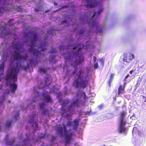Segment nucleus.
<instances>
[{
  "label": "nucleus",
  "instance_id": "f257e3e1",
  "mask_svg": "<svg viewBox=\"0 0 146 146\" xmlns=\"http://www.w3.org/2000/svg\"><path fill=\"white\" fill-rule=\"evenodd\" d=\"M38 36L36 33H35L33 35V38L31 40L29 46L30 47L29 49V52L33 54V57L29 60V64L32 66H34L37 64L40 60V58L43 56V54H42L41 52H44L45 50L47 49L46 46L47 43L46 42H42L39 46L37 49L34 48L36 44V42L37 40Z\"/></svg>",
  "mask_w": 146,
  "mask_h": 146
},
{
  "label": "nucleus",
  "instance_id": "f03ea898",
  "mask_svg": "<svg viewBox=\"0 0 146 146\" xmlns=\"http://www.w3.org/2000/svg\"><path fill=\"white\" fill-rule=\"evenodd\" d=\"M72 49L75 50L78 48L77 50H72L70 54L69 52H67L63 53V55L66 61L68 60L71 62V66L74 68H77L78 65L81 64L84 60V58L81 49L84 48V45L81 44L75 45Z\"/></svg>",
  "mask_w": 146,
  "mask_h": 146
},
{
  "label": "nucleus",
  "instance_id": "7ed1b4c3",
  "mask_svg": "<svg viewBox=\"0 0 146 146\" xmlns=\"http://www.w3.org/2000/svg\"><path fill=\"white\" fill-rule=\"evenodd\" d=\"M20 67L18 62L17 61L15 65L13 66V69L10 70L7 73L5 79L9 81L10 84L11 92L14 93L17 88V84L14 83L17 80V74Z\"/></svg>",
  "mask_w": 146,
  "mask_h": 146
},
{
  "label": "nucleus",
  "instance_id": "20e7f679",
  "mask_svg": "<svg viewBox=\"0 0 146 146\" xmlns=\"http://www.w3.org/2000/svg\"><path fill=\"white\" fill-rule=\"evenodd\" d=\"M60 103L62 106L60 111L61 115L64 117H68L69 115L67 113L72 112L75 107H78L80 105V103L78 99H74L71 102L70 104L66 108V106L69 103L68 100H60Z\"/></svg>",
  "mask_w": 146,
  "mask_h": 146
},
{
  "label": "nucleus",
  "instance_id": "39448f33",
  "mask_svg": "<svg viewBox=\"0 0 146 146\" xmlns=\"http://www.w3.org/2000/svg\"><path fill=\"white\" fill-rule=\"evenodd\" d=\"M21 43H17L13 44V46L15 50L12 54V56L13 57L15 60H19L21 61L24 62L27 59L28 56L27 54L26 53L23 55H21V52L19 51L22 48L21 45Z\"/></svg>",
  "mask_w": 146,
  "mask_h": 146
},
{
  "label": "nucleus",
  "instance_id": "423d86ee",
  "mask_svg": "<svg viewBox=\"0 0 146 146\" xmlns=\"http://www.w3.org/2000/svg\"><path fill=\"white\" fill-rule=\"evenodd\" d=\"M63 127L60 125H56L55 126V128L56 132L59 135L60 137H62L64 135L66 143H69L72 139L73 136L72 133L71 132L68 134L67 128L65 125L62 124Z\"/></svg>",
  "mask_w": 146,
  "mask_h": 146
},
{
  "label": "nucleus",
  "instance_id": "0eeeda50",
  "mask_svg": "<svg viewBox=\"0 0 146 146\" xmlns=\"http://www.w3.org/2000/svg\"><path fill=\"white\" fill-rule=\"evenodd\" d=\"M82 72V70H80L79 71V74H77L74 77L76 78L78 76V78L74 79L73 81L72 85L76 88H86L89 84L88 79H83L82 78L81 76Z\"/></svg>",
  "mask_w": 146,
  "mask_h": 146
},
{
  "label": "nucleus",
  "instance_id": "6e6552de",
  "mask_svg": "<svg viewBox=\"0 0 146 146\" xmlns=\"http://www.w3.org/2000/svg\"><path fill=\"white\" fill-rule=\"evenodd\" d=\"M104 8H101L97 12H94L92 18L89 19V20L88 21V24L90 28L94 26L96 27V33L97 34L98 33L102 32V30L104 28V26L101 27L98 25V23L96 22V21L93 19L92 18L94 17L96 13L97 15H98L100 14L103 11Z\"/></svg>",
  "mask_w": 146,
  "mask_h": 146
},
{
  "label": "nucleus",
  "instance_id": "1a4fd4ad",
  "mask_svg": "<svg viewBox=\"0 0 146 146\" xmlns=\"http://www.w3.org/2000/svg\"><path fill=\"white\" fill-rule=\"evenodd\" d=\"M98 0H85L86 4L85 6L87 8L94 7L98 4Z\"/></svg>",
  "mask_w": 146,
  "mask_h": 146
},
{
  "label": "nucleus",
  "instance_id": "9d476101",
  "mask_svg": "<svg viewBox=\"0 0 146 146\" xmlns=\"http://www.w3.org/2000/svg\"><path fill=\"white\" fill-rule=\"evenodd\" d=\"M123 55V60L127 63H130L134 58V55L131 53L124 54Z\"/></svg>",
  "mask_w": 146,
  "mask_h": 146
},
{
  "label": "nucleus",
  "instance_id": "9b49d317",
  "mask_svg": "<svg viewBox=\"0 0 146 146\" xmlns=\"http://www.w3.org/2000/svg\"><path fill=\"white\" fill-rule=\"evenodd\" d=\"M36 116V113H33V114L30 115L29 117L31 119L28 121V123H29L31 124V126L34 127V124H35V126L36 127V129H38L39 128L38 127V124L36 122L34 121V119L35 117Z\"/></svg>",
  "mask_w": 146,
  "mask_h": 146
},
{
  "label": "nucleus",
  "instance_id": "f8f14e48",
  "mask_svg": "<svg viewBox=\"0 0 146 146\" xmlns=\"http://www.w3.org/2000/svg\"><path fill=\"white\" fill-rule=\"evenodd\" d=\"M126 122H119L118 131L120 133L126 134L127 131L126 128L125 127Z\"/></svg>",
  "mask_w": 146,
  "mask_h": 146
},
{
  "label": "nucleus",
  "instance_id": "ddd939ff",
  "mask_svg": "<svg viewBox=\"0 0 146 146\" xmlns=\"http://www.w3.org/2000/svg\"><path fill=\"white\" fill-rule=\"evenodd\" d=\"M26 138L24 139L23 140L21 146L20 145V142H19V144L16 145L15 146H25L26 144L29 143L30 141L31 140V139L30 138V135L29 134L27 133L26 134ZM35 139L34 137L32 138L31 140H33Z\"/></svg>",
  "mask_w": 146,
  "mask_h": 146
},
{
  "label": "nucleus",
  "instance_id": "4468645a",
  "mask_svg": "<svg viewBox=\"0 0 146 146\" xmlns=\"http://www.w3.org/2000/svg\"><path fill=\"white\" fill-rule=\"evenodd\" d=\"M127 114L126 112L124 111H121L119 113V122H126V121L125 117Z\"/></svg>",
  "mask_w": 146,
  "mask_h": 146
},
{
  "label": "nucleus",
  "instance_id": "2eb2a0df",
  "mask_svg": "<svg viewBox=\"0 0 146 146\" xmlns=\"http://www.w3.org/2000/svg\"><path fill=\"white\" fill-rule=\"evenodd\" d=\"M83 96V99L84 100H85L86 99H88V98L86 96V94L84 92H82V94H79V93H77L76 98H74L73 99V100L74 99L76 100L78 99V100L79 101L80 103V100L81 98V97Z\"/></svg>",
  "mask_w": 146,
  "mask_h": 146
},
{
  "label": "nucleus",
  "instance_id": "dca6fc26",
  "mask_svg": "<svg viewBox=\"0 0 146 146\" xmlns=\"http://www.w3.org/2000/svg\"><path fill=\"white\" fill-rule=\"evenodd\" d=\"M47 93V92H46L45 91H44L43 92V93L42 95V96L44 97V99L45 101H46V102H49L50 103H52L53 102L52 100V98L49 96L48 95H47L45 96H44V93Z\"/></svg>",
  "mask_w": 146,
  "mask_h": 146
},
{
  "label": "nucleus",
  "instance_id": "f3484780",
  "mask_svg": "<svg viewBox=\"0 0 146 146\" xmlns=\"http://www.w3.org/2000/svg\"><path fill=\"white\" fill-rule=\"evenodd\" d=\"M51 76L50 75H48V77H46L44 79L45 81V84L46 86L48 87L50 85L52 82Z\"/></svg>",
  "mask_w": 146,
  "mask_h": 146
},
{
  "label": "nucleus",
  "instance_id": "a211bd4d",
  "mask_svg": "<svg viewBox=\"0 0 146 146\" xmlns=\"http://www.w3.org/2000/svg\"><path fill=\"white\" fill-rule=\"evenodd\" d=\"M125 92V88L123 87L122 85H120L117 91V94L119 95L120 94H122L124 93Z\"/></svg>",
  "mask_w": 146,
  "mask_h": 146
},
{
  "label": "nucleus",
  "instance_id": "6ab92c4d",
  "mask_svg": "<svg viewBox=\"0 0 146 146\" xmlns=\"http://www.w3.org/2000/svg\"><path fill=\"white\" fill-rule=\"evenodd\" d=\"M36 88H34V94H36L35 96L33 97V102H35L36 101V98L38 97L39 96V94H38V91L37 90V89H36Z\"/></svg>",
  "mask_w": 146,
  "mask_h": 146
},
{
  "label": "nucleus",
  "instance_id": "aec40b11",
  "mask_svg": "<svg viewBox=\"0 0 146 146\" xmlns=\"http://www.w3.org/2000/svg\"><path fill=\"white\" fill-rule=\"evenodd\" d=\"M73 122L74 124L73 125L72 129L74 130H76L78 125V121L77 119H75L74 120Z\"/></svg>",
  "mask_w": 146,
  "mask_h": 146
},
{
  "label": "nucleus",
  "instance_id": "412c9836",
  "mask_svg": "<svg viewBox=\"0 0 146 146\" xmlns=\"http://www.w3.org/2000/svg\"><path fill=\"white\" fill-rule=\"evenodd\" d=\"M15 141V139L13 138L11 141H6V144L9 146H13Z\"/></svg>",
  "mask_w": 146,
  "mask_h": 146
},
{
  "label": "nucleus",
  "instance_id": "4be33fe9",
  "mask_svg": "<svg viewBox=\"0 0 146 146\" xmlns=\"http://www.w3.org/2000/svg\"><path fill=\"white\" fill-rule=\"evenodd\" d=\"M47 70V68H39L38 70V72L40 73H46Z\"/></svg>",
  "mask_w": 146,
  "mask_h": 146
},
{
  "label": "nucleus",
  "instance_id": "5701e85b",
  "mask_svg": "<svg viewBox=\"0 0 146 146\" xmlns=\"http://www.w3.org/2000/svg\"><path fill=\"white\" fill-rule=\"evenodd\" d=\"M42 113L43 114L46 116L48 114L49 110L47 109H43L41 111Z\"/></svg>",
  "mask_w": 146,
  "mask_h": 146
},
{
  "label": "nucleus",
  "instance_id": "b1692460",
  "mask_svg": "<svg viewBox=\"0 0 146 146\" xmlns=\"http://www.w3.org/2000/svg\"><path fill=\"white\" fill-rule=\"evenodd\" d=\"M12 121L11 120H8L5 124V127L6 128L9 127L11 126Z\"/></svg>",
  "mask_w": 146,
  "mask_h": 146
},
{
  "label": "nucleus",
  "instance_id": "393cba45",
  "mask_svg": "<svg viewBox=\"0 0 146 146\" xmlns=\"http://www.w3.org/2000/svg\"><path fill=\"white\" fill-rule=\"evenodd\" d=\"M4 61L2 62L0 64V71H1L2 72L3 71L4 68Z\"/></svg>",
  "mask_w": 146,
  "mask_h": 146
},
{
  "label": "nucleus",
  "instance_id": "a878e982",
  "mask_svg": "<svg viewBox=\"0 0 146 146\" xmlns=\"http://www.w3.org/2000/svg\"><path fill=\"white\" fill-rule=\"evenodd\" d=\"M5 26L0 25V31H1V33H2L3 31H5Z\"/></svg>",
  "mask_w": 146,
  "mask_h": 146
},
{
  "label": "nucleus",
  "instance_id": "bb28decb",
  "mask_svg": "<svg viewBox=\"0 0 146 146\" xmlns=\"http://www.w3.org/2000/svg\"><path fill=\"white\" fill-rule=\"evenodd\" d=\"M28 106L29 107L30 110L33 109L35 107V105L32 104V103H31L28 105Z\"/></svg>",
  "mask_w": 146,
  "mask_h": 146
},
{
  "label": "nucleus",
  "instance_id": "cd10ccee",
  "mask_svg": "<svg viewBox=\"0 0 146 146\" xmlns=\"http://www.w3.org/2000/svg\"><path fill=\"white\" fill-rule=\"evenodd\" d=\"M56 92V88L55 86L52 87L50 90V92L51 93H54Z\"/></svg>",
  "mask_w": 146,
  "mask_h": 146
},
{
  "label": "nucleus",
  "instance_id": "c85d7f7f",
  "mask_svg": "<svg viewBox=\"0 0 146 146\" xmlns=\"http://www.w3.org/2000/svg\"><path fill=\"white\" fill-rule=\"evenodd\" d=\"M3 9L6 12H8L9 11H10L11 9V8L9 7H4Z\"/></svg>",
  "mask_w": 146,
  "mask_h": 146
},
{
  "label": "nucleus",
  "instance_id": "c756f323",
  "mask_svg": "<svg viewBox=\"0 0 146 146\" xmlns=\"http://www.w3.org/2000/svg\"><path fill=\"white\" fill-rule=\"evenodd\" d=\"M85 31V29H80L78 31V35H81Z\"/></svg>",
  "mask_w": 146,
  "mask_h": 146
},
{
  "label": "nucleus",
  "instance_id": "7c9ffc66",
  "mask_svg": "<svg viewBox=\"0 0 146 146\" xmlns=\"http://www.w3.org/2000/svg\"><path fill=\"white\" fill-rule=\"evenodd\" d=\"M56 60L54 58V57H52L50 59V62H52V63H53L54 64L56 63Z\"/></svg>",
  "mask_w": 146,
  "mask_h": 146
},
{
  "label": "nucleus",
  "instance_id": "2f4dec72",
  "mask_svg": "<svg viewBox=\"0 0 146 146\" xmlns=\"http://www.w3.org/2000/svg\"><path fill=\"white\" fill-rule=\"evenodd\" d=\"M56 48H52L51 49L50 51L49 52L51 53H55L56 52Z\"/></svg>",
  "mask_w": 146,
  "mask_h": 146
},
{
  "label": "nucleus",
  "instance_id": "473e14b6",
  "mask_svg": "<svg viewBox=\"0 0 146 146\" xmlns=\"http://www.w3.org/2000/svg\"><path fill=\"white\" fill-rule=\"evenodd\" d=\"M94 68L95 69H97L98 67V63H95L94 65Z\"/></svg>",
  "mask_w": 146,
  "mask_h": 146
},
{
  "label": "nucleus",
  "instance_id": "72a5a7b5",
  "mask_svg": "<svg viewBox=\"0 0 146 146\" xmlns=\"http://www.w3.org/2000/svg\"><path fill=\"white\" fill-rule=\"evenodd\" d=\"M29 64L27 65L24 66L22 68V69H24L25 70H26L27 69H29Z\"/></svg>",
  "mask_w": 146,
  "mask_h": 146
},
{
  "label": "nucleus",
  "instance_id": "f704fd0d",
  "mask_svg": "<svg viewBox=\"0 0 146 146\" xmlns=\"http://www.w3.org/2000/svg\"><path fill=\"white\" fill-rule=\"evenodd\" d=\"M115 74H114L111 73L110 74V79H111L113 80V79L114 76L115 75Z\"/></svg>",
  "mask_w": 146,
  "mask_h": 146
},
{
  "label": "nucleus",
  "instance_id": "c9c22d12",
  "mask_svg": "<svg viewBox=\"0 0 146 146\" xmlns=\"http://www.w3.org/2000/svg\"><path fill=\"white\" fill-rule=\"evenodd\" d=\"M29 33H24L23 34V36H24L26 38H27L29 36Z\"/></svg>",
  "mask_w": 146,
  "mask_h": 146
},
{
  "label": "nucleus",
  "instance_id": "e433bc0d",
  "mask_svg": "<svg viewBox=\"0 0 146 146\" xmlns=\"http://www.w3.org/2000/svg\"><path fill=\"white\" fill-rule=\"evenodd\" d=\"M13 20V19H11L8 22V24L9 25V26H10L11 25H12L13 24V23H10L11 21V20Z\"/></svg>",
  "mask_w": 146,
  "mask_h": 146
},
{
  "label": "nucleus",
  "instance_id": "4c0bfd02",
  "mask_svg": "<svg viewBox=\"0 0 146 146\" xmlns=\"http://www.w3.org/2000/svg\"><path fill=\"white\" fill-rule=\"evenodd\" d=\"M45 104L44 103H42L40 105V107L41 109L43 108Z\"/></svg>",
  "mask_w": 146,
  "mask_h": 146
},
{
  "label": "nucleus",
  "instance_id": "58836bf2",
  "mask_svg": "<svg viewBox=\"0 0 146 146\" xmlns=\"http://www.w3.org/2000/svg\"><path fill=\"white\" fill-rule=\"evenodd\" d=\"M18 137H19V138L21 140H22L23 139V137H22V133H21L20 135H18Z\"/></svg>",
  "mask_w": 146,
  "mask_h": 146
},
{
  "label": "nucleus",
  "instance_id": "ea45409f",
  "mask_svg": "<svg viewBox=\"0 0 146 146\" xmlns=\"http://www.w3.org/2000/svg\"><path fill=\"white\" fill-rule=\"evenodd\" d=\"M60 51L61 50H64L65 49L64 46L61 45H60Z\"/></svg>",
  "mask_w": 146,
  "mask_h": 146
},
{
  "label": "nucleus",
  "instance_id": "a19ab883",
  "mask_svg": "<svg viewBox=\"0 0 146 146\" xmlns=\"http://www.w3.org/2000/svg\"><path fill=\"white\" fill-rule=\"evenodd\" d=\"M19 112H18L16 114V116H14V118H15V119H17V117L19 116Z\"/></svg>",
  "mask_w": 146,
  "mask_h": 146
},
{
  "label": "nucleus",
  "instance_id": "79ce46f5",
  "mask_svg": "<svg viewBox=\"0 0 146 146\" xmlns=\"http://www.w3.org/2000/svg\"><path fill=\"white\" fill-rule=\"evenodd\" d=\"M67 125L68 126H72V123L71 121H68L67 122Z\"/></svg>",
  "mask_w": 146,
  "mask_h": 146
},
{
  "label": "nucleus",
  "instance_id": "37998d69",
  "mask_svg": "<svg viewBox=\"0 0 146 146\" xmlns=\"http://www.w3.org/2000/svg\"><path fill=\"white\" fill-rule=\"evenodd\" d=\"M112 80L111 79H109V81H108V84H109V87H110V84L112 82Z\"/></svg>",
  "mask_w": 146,
  "mask_h": 146
},
{
  "label": "nucleus",
  "instance_id": "c03bdc74",
  "mask_svg": "<svg viewBox=\"0 0 146 146\" xmlns=\"http://www.w3.org/2000/svg\"><path fill=\"white\" fill-rule=\"evenodd\" d=\"M140 82V81H137V83L136 85V86H137V87H138L139 85Z\"/></svg>",
  "mask_w": 146,
  "mask_h": 146
},
{
  "label": "nucleus",
  "instance_id": "a18cd8bd",
  "mask_svg": "<svg viewBox=\"0 0 146 146\" xmlns=\"http://www.w3.org/2000/svg\"><path fill=\"white\" fill-rule=\"evenodd\" d=\"M135 69H133L132 70L130 71L129 72L130 74H131V75L133 73V71H135Z\"/></svg>",
  "mask_w": 146,
  "mask_h": 146
},
{
  "label": "nucleus",
  "instance_id": "49530a36",
  "mask_svg": "<svg viewBox=\"0 0 146 146\" xmlns=\"http://www.w3.org/2000/svg\"><path fill=\"white\" fill-rule=\"evenodd\" d=\"M129 77V74H127L125 77L124 78V81H125V80L128 77Z\"/></svg>",
  "mask_w": 146,
  "mask_h": 146
},
{
  "label": "nucleus",
  "instance_id": "de8ad7c7",
  "mask_svg": "<svg viewBox=\"0 0 146 146\" xmlns=\"http://www.w3.org/2000/svg\"><path fill=\"white\" fill-rule=\"evenodd\" d=\"M55 138L54 136H52L51 139V141H53L55 139Z\"/></svg>",
  "mask_w": 146,
  "mask_h": 146
},
{
  "label": "nucleus",
  "instance_id": "09e8293b",
  "mask_svg": "<svg viewBox=\"0 0 146 146\" xmlns=\"http://www.w3.org/2000/svg\"><path fill=\"white\" fill-rule=\"evenodd\" d=\"M142 96L143 97V99L144 100V102H146V97L143 96Z\"/></svg>",
  "mask_w": 146,
  "mask_h": 146
},
{
  "label": "nucleus",
  "instance_id": "8fccbe9b",
  "mask_svg": "<svg viewBox=\"0 0 146 146\" xmlns=\"http://www.w3.org/2000/svg\"><path fill=\"white\" fill-rule=\"evenodd\" d=\"M76 72H77V70H74L73 71V73H72V75H74L75 74H76Z\"/></svg>",
  "mask_w": 146,
  "mask_h": 146
},
{
  "label": "nucleus",
  "instance_id": "3c124183",
  "mask_svg": "<svg viewBox=\"0 0 146 146\" xmlns=\"http://www.w3.org/2000/svg\"><path fill=\"white\" fill-rule=\"evenodd\" d=\"M3 74V73H1L0 74V82H1V79H2V76Z\"/></svg>",
  "mask_w": 146,
  "mask_h": 146
},
{
  "label": "nucleus",
  "instance_id": "603ef678",
  "mask_svg": "<svg viewBox=\"0 0 146 146\" xmlns=\"http://www.w3.org/2000/svg\"><path fill=\"white\" fill-rule=\"evenodd\" d=\"M126 82H125L123 84V88H125V86H126Z\"/></svg>",
  "mask_w": 146,
  "mask_h": 146
},
{
  "label": "nucleus",
  "instance_id": "864d4df0",
  "mask_svg": "<svg viewBox=\"0 0 146 146\" xmlns=\"http://www.w3.org/2000/svg\"><path fill=\"white\" fill-rule=\"evenodd\" d=\"M9 135L8 134H7L6 135V137H5V140H6L9 137Z\"/></svg>",
  "mask_w": 146,
  "mask_h": 146
},
{
  "label": "nucleus",
  "instance_id": "5fc2aeb1",
  "mask_svg": "<svg viewBox=\"0 0 146 146\" xmlns=\"http://www.w3.org/2000/svg\"><path fill=\"white\" fill-rule=\"evenodd\" d=\"M93 57L94 58V62H95V61H96V57L95 56H94Z\"/></svg>",
  "mask_w": 146,
  "mask_h": 146
},
{
  "label": "nucleus",
  "instance_id": "6e6d98bb",
  "mask_svg": "<svg viewBox=\"0 0 146 146\" xmlns=\"http://www.w3.org/2000/svg\"><path fill=\"white\" fill-rule=\"evenodd\" d=\"M35 11H36V12H38L39 11V10L38 9H37L36 8H35Z\"/></svg>",
  "mask_w": 146,
  "mask_h": 146
},
{
  "label": "nucleus",
  "instance_id": "4d7b16f0",
  "mask_svg": "<svg viewBox=\"0 0 146 146\" xmlns=\"http://www.w3.org/2000/svg\"><path fill=\"white\" fill-rule=\"evenodd\" d=\"M99 60H100V61H101V63H104V61H103L102 59H100Z\"/></svg>",
  "mask_w": 146,
  "mask_h": 146
},
{
  "label": "nucleus",
  "instance_id": "13d9d810",
  "mask_svg": "<svg viewBox=\"0 0 146 146\" xmlns=\"http://www.w3.org/2000/svg\"><path fill=\"white\" fill-rule=\"evenodd\" d=\"M67 21L66 20H64V21H62V23H67Z\"/></svg>",
  "mask_w": 146,
  "mask_h": 146
},
{
  "label": "nucleus",
  "instance_id": "bf43d9fd",
  "mask_svg": "<svg viewBox=\"0 0 146 146\" xmlns=\"http://www.w3.org/2000/svg\"><path fill=\"white\" fill-rule=\"evenodd\" d=\"M54 5L55 6H56L58 5L57 3L56 2H54Z\"/></svg>",
  "mask_w": 146,
  "mask_h": 146
},
{
  "label": "nucleus",
  "instance_id": "052dcab7",
  "mask_svg": "<svg viewBox=\"0 0 146 146\" xmlns=\"http://www.w3.org/2000/svg\"><path fill=\"white\" fill-rule=\"evenodd\" d=\"M44 86H42V87H39V88H44Z\"/></svg>",
  "mask_w": 146,
  "mask_h": 146
},
{
  "label": "nucleus",
  "instance_id": "680f3d73",
  "mask_svg": "<svg viewBox=\"0 0 146 146\" xmlns=\"http://www.w3.org/2000/svg\"><path fill=\"white\" fill-rule=\"evenodd\" d=\"M67 6H63L62 7V8H66L67 7Z\"/></svg>",
  "mask_w": 146,
  "mask_h": 146
},
{
  "label": "nucleus",
  "instance_id": "e2e57ef3",
  "mask_svg": "<svg viewBox=\"0 0 146 146\" xmlns=\"http://www.w3.org/2000/svg\"><path fill=\"white\" fill-rule=\"evenodd\" d=\"M27 145H28V146H32V144H30L29 145V144H28Z\"/></svg>",
  "mask_w": 146,
  "mask_h": 146
},
{
  "label": "nucleus",
  "instance_id": "0e129e2a",
  "mask_svg": "<svg viewBox=\"0 0 146 146\" xmlns=\"http://www.w3.org/2000/svg\"><path fill=\"white\" fill-rule=\"evenodd\" d=\"M29 127L28 126H26V129H27V128H28Z\"/></svg>",
  "mask_w": 146,
  "mask_h": 146
},
{
  "label": "nucleus",
  "instance_id": "69168bd1",
  "mask_svg": "<svg viewBox=\"0 0 146 146\" xmlns=\"http://www.w3.org/2000/svg\"><path fill=\"white\" fill-rule=\"evenodd\" d=\"M49 11H46L45 12V13H46L47 12H48Z\"/></svg>",
  "mask_w": 146,
  "mask_h": 146
},
{
  "label": "nucleus",
  "instance_id": "338daca9",
  "mask_svg": "<svg viewBox=\"0 0 146 146\" xmlns=\"http://www.w3.org/2000/svg\"><path fill=\"white\" fill-rule=\"evenodd\" d=\"M2 87L1 86H0V90H1L2 88Z\"/></svg>",
  "mask_w": 146,
  "mask_h": 146
},
{
  "label": "nucleus",
  "instance_id": "774afa93",
  "mask_svg": "<svg viewBox=\"0 0 146 146\" xmlns=\"http://www.w3.org/2000/svg\"><path fill=\"white\" fill-rule=\"evenodd\" d=\"M66 49H69V48H68V46H67V48H66Z\"/></svg>",
  "mask_w": 146,
  "mask_h": 146
}]
</instances>
